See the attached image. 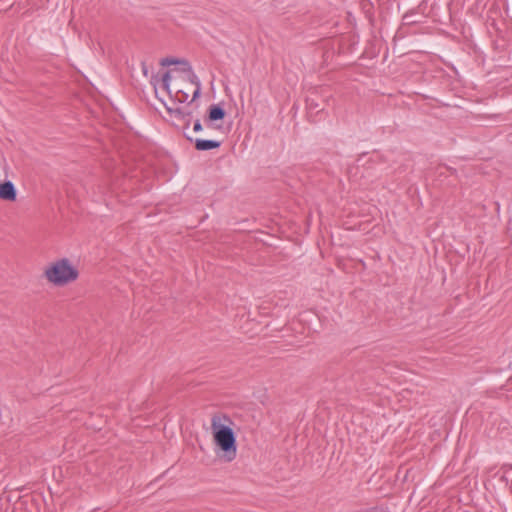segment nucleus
I'll list each match as a JSON object with an SVG mask.
<instances>
[{"mask_svg":"<svg viewBox=\"0 0 512 512\" xmlns=\"http://www.w3.org/2000/svg\"><path fill=\"white\" fill-rule=\"evenodd\" d=\"M181 71L184 72V73H187L188 81L191 84H193L195 86L201 85V81L198 78V76L194 73L191 65H190V70H181Z\"/></svg>","mask_w":512,"mask_h":512,"instance_id":"9b49d317","label":"nucleus"},{"mask_svg":"<svg viewBox=\"0 0 512 512\" xmlns=\"http://www.w3.org/2000/svg\"><path fill=\"white\" fill-rule=\"evenodd\" d=\"M193 130L195 132H201L203 130V125L200 121V119H196L193 124Z\"/></svg>","mask_w":512,"mask_h":512,"instance_id":"4468645a","label":"nucleus"},{"mask_svg":"<svg viewBox=\"0 0 512 512\" xmlns=\"http://www.w3.org/2000/svg\"><path fill=\"white\" fill-rule=\"evenodd\" d=\"M201 90H202L201 85L195 86V90L193 91V94H192V99L188 103L189 105L192 104L193 102H195L201 96Z\"/></svg>","mask_w":512,"mask_h":512,"instance_id":"ddd939ff","label":"nucleus"},{"mask_svg":"<svg viewBox=\"0 0 512 512\" xmlns=\"http://www.w3.org/2000/svg\"><path fill=\"white\" fill-rule=\"evenodd\" d=\"M305 103H306V109L308 110L309 113H311L313 111H315L316 113H319L324 110V108L321 107L320 104L318 103V101L312 96L306 97Z\"/></svg>","mask_w":512,"mask_h":512,"instance_id":"1a4fd4ad","label":"nucleus"},{"mask_svg":"<svg viewBox=\"0 0 512 512\" xmlns=\"http://www.w3.org/2000/svg\"><path fill=\"white\" fill-rule=\"evenodd\" d=\"M507 467H508L507 465L503 466L501 469L502 471L498 472V474L501 473L499 480L501 482H503L506 486H508L509 492L512 493V484L509 485V478L507 476V473H508Z\"/></svg>","mask_w":512,"mask_h":512,"instance_id":"f8f14e48","label":"nucleus"},{"mask_svg":"<svg viewBox=\"0 0 512 512\" xmlns=\"http://www.w3.org/2000/svg\"><path fill=\"white\" fill-rule=\"evenodd\" d=\"M188 97V92L181 89L177 90L174 96L172 94L170 96V98L173 99L174 102L178 103H185L188 100Z\"/></svg>","mask_w":512,"mask_h":512,"instance_id":"9d476101","label":"nucleus"},{"mask_svg":"<svg viewBox=\"0 0 512 512\" xmlns=\"http://www.w3.org/2000/svg\"><path fill=\"white\" fill-rule=\"evenodd\" d=\"M184 136L186 140L189 142L194 143V147L197 151H210L218 149L222 142L217 140H208V139H201V138H193L189 136L186 131H184Z\"/></svg>","mask_w":512,"mask_h":512,"instance_id":"39448f33","label":"nucleus"},{"mask_svg":"<svg viewBox=\"0 0 512 512\" xmlns=\"http://www.w3.org/2000/svg\"><path fill=\"white\" fill-rule=\"evenodd\" d=\"M44 276L54 286L62 287L77 280L79 271L68 258H61L45 269Z\"/></svg>","mask_w":512,"mask_h":512,"instance_id":"f03ea898","label":"nucleus"},{"mask_svg":"<svg viewBox=\"0 0 512 512\" xmlns=\"http://www.w3.org/2000/svg\"><path fill=\"white\" fill-rule=\"evenodd\" d=\"M234 422L226 415H214L211 430L216 456L224 462H232L237 455V436L232 428Z\"/></svg>","mask_w":512,"mask_h":512,"instance_id":"f257e3e1","label":"nucleus"},{"mask_svg":"<svg viewBox=\"0 0 512 512\" xmlns=\"http://www.w3.org/2000/svg\"><path fill=\"white\" fill-rule=\"evenodd\" d=\"M227 112L224 107V102L211 104L206 111L204 116L205 124L210 128H220V125H216L217 121H222L226 117Z\"/></svg>","mask_w":512,"mask_h":512,"instance_id":"7ed1b4c3","label":"nucleus"},{"mask_svg":"<svg viewBox=\"0 0 512 512\" xmlns=\"http://www.w3.org/2000/svg\"><path fill=\"white\" fill-rule=\"evenodd\" d=\"M160 65L163 67H169L171 65H184V68L181 70H190V62L184 58L165 57L161 59Z\"/></svg>","mask_w":512,"mask_h":512,"instance_id":"6e6552de","label":"nucleus"},{"mask_svg":"<svg viewBox=\"0 0 512 512\" xmlns=\"http://www.w3.org/2000/svg\"><path fill=\"white\" fill-rule=\"evenodd\" d=\"M161 81L162 88L165 90L169 96H171V89H170V82H171V70H167L163 73L161 79L158 78L157 75H152L151 77V84L154 86V89L156 90L157 83Z\"/></svg>","mask_w":512,"mask_h":512,"instance_id":"0eeeda50","label":"nucleus"},{"mask_svg":"<svg viewBox=\"0 0 512 512\" xmlns=\"http://www.w3.org/2000/svg\"><path fill=\"white\" fill-rule=\"evenodd\" d=\"M161 102L164 104L166 111L171 117L184 121L183 131H186L191 123L192 111H186L184 108L181 107H170L163 100H161Z\"/></svg>","mask_w":512,"mask_h":512,"instance_id":"20e7f679","label":"nucleus"},{"mask_svg":"<svg viewBox=\"0 0 512 512\" xmlns=\"http://www.w3.org/2000/svg\"><path fill=\"white\" fill-rule=\"evenodd\" d=\"M17 199V189L10 180L0 182V200L14 202Z\"/></svg>","mask_w":512,"mask_h":512,"instance_id":"423d86ee","label":"nucleus"},{"mask_svg":"<svg viewBox=\"0 0 512 512\" xmlns=\"http://www.w3.org/2000/svg\"><path fill=\"white\" fill-rule=\"evenodd\" d=\"M141 68H142V72L144 74V76H148V66L146 64V62L142 61L141 62Z\"/></svg>","mask_w":512,"mask_h":512,"instance_id":"2eb2a0df","label":"nucleus"}]
</instances>
